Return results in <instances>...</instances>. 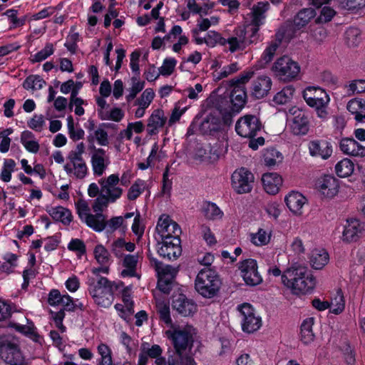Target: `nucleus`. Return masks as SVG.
<instances>
[{
  "mask_svg": "<svg viewBox=\"0 0 365 365\" xmlns=\"http://www.w3.org/2000/svg\"><path fill=\"white\" fill-rule=\"evenodd\" d=\"M282 284L292 294L303 295L314 289L317 279L306 266L293 264L283 272Z\"/></svg>",
  "mask_w": 365,
  "mask_h": 365,
  "instance_id": "obj_1",
  "label": "nucleus"
},
{
  "mask_svg": "<svg viewBox=\"0 0 365 365\" xmlns=\"http://www.w3.org/2000/svg\"><path fill=\"white\" fill-rule=\"evenodd\" d=\"M166 336L173 342L178 356L182 365H197L190 356L184 357V351L190 349L197 335V331L192 326L186 324L182 326L171 325L170 329L165 331Z\"/></svg>",
  "mask_w": 365,
  "mask_h": 365,
  "instance_id": "obj_2",
  "label": "nucleus"
},
{
  "mask_svg": "<svg viewBox=\"0 0 365 365\" xmlns=\"http://www.w3.org/2000/svg\"><path fill=\"white\" fill-rule=\"evenodd\" d=\"M86 145L83 142L78 143L74 150L68 152L63 169L68 178L76 180H83L89 174L87 163L83 158Z\"/></svg>",
  "mask_w": 365,
  "mask_h": 365,
  "instance_id": "obj_3",
  "label": "nucleus"
},
{
  "mask_svg": "<svg viewBox=\"0 0 365 365\" xmlns=\"http://www.w3.org/2000/svg\"><path fill=\"white\" fill-rule=\"evenodd\" d=\"M88 290L96 304L102 307H109L113 302V284L106 277H89Z\"/></svg>",
  "mask_w": 365,
  "mask_h": 365,
  "instance_id": "obj_4",
  "label": "nucleus"
},
{
  "mask_svg": "<svg viewBox=\"0 0 365 365\" xmlns=\"http://www.w3.org/2000/svg\"><path fill=\"white\" fill-rule=\"evenodd\" d=\"M222 281L218 274L211 269H202L195 279L196 292L205 299L215 297L219 293Z\"/></svg>",
  "mask_w": 365,
  "mask_h": 365,
  "instance_id": "obj_5",
  "label": "nucleus"
},
{
  "mask_svg": "<svg viewBox=\"0 0 365 365\" xmlns=\"http://www.w3.org/2000/svg\"><path fill=\"white\" fill-rule=\"evenodd\" d=\"M302 95L307 104L315 109L317 117L323 120L327 118L331 99L324 89L318 86H308Z\"/></svg>",
  "mask_w": 365,
  "mask_h": 365,
  "instance_id": "obj_6",
  "label": "nucleus"
},
{
  "mask_svg": "<svg viewBox=\"0 0 365 365\" xmlns=\"http://www.w3.org/2000/svg\"><path fill=\"white\" fill-rule=\"evenodd\" d=\"M271 71L278 79L284 82H289L297 78L301 68L297 61H294L288 56H283L274 61Z\"/></svg>",
  "mask_w": 365,
  "mask_h": 365,
  "instance_id": "obj_7",
  "label": "nucleus"
},
{
  "mask_svg": "<svg viewBox=\"0 0 365 365\" xmlns=\"http://www.w3.org/2000/svg\"><path fill=\"white\" fill-rule=\"evenodd\" d=\"M258 36L248 31L245 26H239L236 28L232 34L227 38H225V46L230 53L244 51L247 46L255 43L258 40Z\"/></svg>",
  "mask_w": 365,
  "mask_h": 365,
  "instance_id": "obj_8",
  "label": "nucleus"
},
{
  "mask_svg": "<svg viewBox=\"0 0 365 365\" xmlns=\"http://www.w3.org/2000/svg\"><path fill=\"white\" fill-rule=\"evenodd\" d=\"M242 329L244 332L251 334L257 331L262 325V317L249 303H242L237 307Z\"/></svg>",
  "mask_w": 365,
  "mask_h": 365,
  "instance_id": "obj_9",
  "label": "nucleus"
},
{
  "mask_svg": "<svg viewBox=\"0 0 365 365\" xmlns=\"http://www.w3.org/2000/svg\"><path fill=\"white\" fill-rule=\"evenodd\" d=\"M288 128L294 135H305L309 133L310 122L307 113L297 108L292 107L287 113Z\"/></svg>",
  "mask_w": 365,
  "mask_h": 365,
  "instance_id": "obj_10",
  "label": "nucleus"
},
{
  "mask_svg": "<svg viewBox=\"0 0 365 365\" xmlns=\"http://www.w3.org/2000/svg\"><path fill=\"white\" fill-rule=\"evenodd\" d=\"M120 178L118 174H111L106 178H101L98 183L101 187V194L115 202L123 195V190L118 186Z\"/></svg>",
  "mask_w": 365,
  "mask_h": 365,
  "instance_id": "obj_11",
  "label": "nucleus"
},
{
  "mask_svg": "<svg viewBox=\"0 0 365 365\" xmlns=\"http://www.w3.org/2000/svg\"><path fill=\"white\" fill-rule=\"evenodd\" d=\"M0 357L10 365H26L16 343L6 338L0 339Z\"/></svg>",
  "mask_w": 365,
  "mask_h": 365,
  "instance_id": "obj_12",
  "label": "nucleus"
},
{
  "mask_svg": "<svg viewBox=\"0 0 365 365\" xmlns=\"http://www.w3.org/2000/svg\"><path fill=\"white\" fill-rule=\"evenodd\" d=\"M261 128L262 124L259 118L253 115H245L240 118L235 125L237 133L248 138L255 137Z\"/></svg>",
  "mask_w": 365,
  "mask_h": 365,
  "instance_id": "obj_13",
  "label": "nucleus"
},
{
  "mask_svg": "<svg viewBox=\"0 0 365 365\" xmlns=\"http://www.w3.org/2000/svg\"><path fill=\"white\" fill-rule=\"evenodd\" d=\"M232 186L239 194L250 192L254 182L253 174L245 168L237 169L232 175Z\"/></svg>",
  "mask_w": 365,
  "mask_h": 365,
  "instance_id": "obj_14",
  "label": "nucleus"
},
{
  "mask_svg": "<svg viewBox=\"0 0 365 365\" xmlns=\"http://www.w3.org/2000/svg\"><path fill=\"white\" fill-rule=\"evenodd\" d=\"M238 269L246 284L256 286L262 282V277L258 272L257 263L255 259H246L240 262Z\"/></svg>",
  "mask_w": 365,
  "mask_h": 365,
  "instance_id": "obj_15",
  "label": "nucleus"
},
{
  "mask_svg": "<svg viewBox=\"0 0 365 365\" xmlns=\"http://www.w3.org/2000/svg\"><path fill=\"white\" fill-rule=\"evenodd\" d=\"M269 9V4L267 1H259L255 4L250 14V22L245 26L248 29V31L256 34L259 37V30L260 26L264 24L266 18V12Z\"/></svg>",
  "mask_w": 365,
  "mask_h": 365,
  "instance_id": "obj_16",
  "label": "nucleus"
},
{
  "mask_svg": "<svg viewBox=\"0 0 365 365\" xmlns=\"http://www.w3.org/2000/svg\"><path fill=\"white\" fill-rule=\"evenodd\" d=\"M155 270L158 277V287L164 293H168L178 270L170 265L158 262H155Z\"/></svg>",
  "mask_w": 365,
  "mask_h": 365,
  "instance_id": "obj_17",
  "label": "nucleus"
},
{
  "mask_svg": "<svg viewBox=\"0 0 365 365\" xmlns=\"http://www.w3.org/2000/svg\"><path fill=\"white\" fill-rule=\"evenodd\" d=\"M158 252L163 258L176 259L182 252L179 237H168L158 244Z\"/></svg>",
  "mask_w": 365,
  "mask_h": 365,
  "instance_id": "obj_18",
  "label": "nucleus"
},
{
  "mask_svg": "<svg viewBox=\"0 0 365 365\" xmlns=\"http://www.w3.org/2000/svg\"><path fill=\"white\" fill-rule=\"evenodd\" d=\"M91 165L94 176H102L110 164L109 155L103 148H94L91 155Z\"/></svg>",
  "mask_w": 365,
  "mask_h": 365,
  "instance_id": "obj_19",
  "label": "nucleus"
},
{
  "mask_svg": "<svg viewBox=\"0 0 365 365\" xmlns=\"http://www.w3.org/2000/svg\"><path fill=\"white\" fill-rule=\"evenodd\" d=\"M93 253L94 259L101 267L91 268V273L95 277H98L101 273L108 274L109 273L108 265L111 259L109 251L102 244H98L94 247Z\"/></svg>",
  "mask_w": 365,
  "mask_h": 365,
  "instance_id": "obj_20",
  "label": "nucleus"
},
{
  "mask_svg": "<svg viewBox=\"0 0 365 365\" xmlns=\"http://www.w3.org/2000/svg\"><path fill=\"white\" fill-rule=\"evenodd\" d=\"M284 200L288 210L294 217H301L304 213V206L308 203L307 197L295 190L289 192L284 196Z\"/></svg>",
  "mask_w": 365,
  "mask_h": 365,
  "instance_id": "obj_21",
  "label": "nucleus"
},
{
  "mask_svg": "<svg viewBox=\"0 0 365 365\" xmlns=\"http://www.w3.org/2000/svg\"><path fill=\"white\" fill-rule=\"evenodd\" d=\"M156 231L161 240L168 237H179L180 233L178 225L167 215H162L159 217Z\"/></svg>",
  "mask_w": 365,
  "mask_h": 365,
  "instance_id": "obj_22",
  "label": "nucleus"
},
{
  "mask_svg": "<svg viewBox=\"0 0 365 365\" xmlns=\"http://www.w3.org/2000/svg\"><path fill=\"white\" fill-rule=\"evenodd\" d=\"M309 155L313 158H320L322 160H327L333 153L331 143L327 140L315 139L310 140L308 143Z\"/></svg>",
  "mask_w": 365,
  "mask_h": 365,
  "instance_id": "obj_23",
  "label": "nucleus"
},
{
  "mask_svg": "<svg viewBox=\"0 0 365 365\" xmlns=\"http://www.w3.org/2000/svg\"><path fill=\"white\" fill-rule=\"evenodd\" d=\"M317 190L325 197L332 198L339 192V180L331 175H324L318 179Z\"/></svg>",
  "mask_w": 365,
  "mask_h": 365,
  "instance_id": "obj_24",
  "label": "nucleus"
},
{
  "mask_svg": "<svg viewBox=\"0 0 365 365\" xmlns=\"http://www.w3.org/2000/svg\"><path fill=\"white\" fill-rule=\"evenodd\" d=\"M221 130H222L221 113L217 110L208 114L200 125V130L203 134L214 135Z\"/></svg>",
  "mask_w": 365,
  "mask_h": 365,
  "instance_id": "obj_25",
  "label": "nucleus"
},
{
  "mask_svg": "<svg viewBox=\"0 0 365 365\" xmlns=\"http://www.w3.org/2000/svg\"><path fill=\"white\" fill-rule=\"evenodd\" d=\"M364 230V225L356 218H349L346 221L341 240L346 243L355 242Z\"/></svg>",
  "mask_w": 365,
  "mask_h": 365,
  "instance_id": "obj_26",
  "label": "nucleus"
},
{
  "mask_svg": "<svg viewBox=\"0 0 365 365\" xmlns=\"http://www.w3.org/2000/svg\"><path fill=\"white\" fill-rule=\"evenodd\" d=\"M272 85V79L266 75H261L255 78L251 84V95L257 99L267 96Z\"/></svg>",
  "mask_w": 365,
  "mask_h": 365,
  "instance_id": "obj_27",
  "label": "nucleus"
},
{
  "mask_svg": "<svg viewBox=\"0 0 365 365\" xmlns=\"http://www.w3.org/2000/svg\"><path fill=\"white\" fill-rule=\"evenodd\" d=\"M262 184L264 191L269 195L277 194L283 184V179L277 173H266L262 175Z\"/></svg>",
  "mask_w": 365,
  "mask_h": 365,
  "instance_id": "obj_28",
  "label": "nucleus"
},
{
  "mask_svg": "<svg viewBox=\"0 0 365 365\" xmlns=\"http://www.w3.org/2000/svg\"><path fill=\"white\" fill-rule=\"evenodd\" d=\"M173 307L184 317L191 316L197 311V305L184 294H178L174 297Z\"/></svg>",
  "mask_w": 365,
  "mask_h": 365,
  "instance_id": "obj_29",
  "label": "nucleus"
},
{
  "mask_svg": "<svg viewBox=\"0 0 365 365\" xmlns=\"http://www.w3.org/2000/svg\"><path fill=\"white\" fill-rule=\"evenodd\" d=\"M122 298L123 304H116L115 305V309L122 319L125 321H129L130 317L134 313V309L133 302L131 299L130 289L128 287L123 289Z\"/></svg>",
  "mask_w": 365,
  "mask_h": 365,
  "instance_id": "obj_30",
  "label": "nucleus"
},
{
  "mask_svg": "<svg viewBox=\"0 0 365 365\" xmlns=\"http://www.w3.org/2000/svg\"><path fill=\"white\" fill-rule=\"evenodd\" d=\"M339 147L345 155L361 158L365 156V146L353 138H343L340 141Z\"/></svg>",
  "mask_w": 365,
  "mask_h": 365,
  "instance_id": "obj_31",
  "label": "nucleus"
},
{
  "mask_svg": "<svg viewBox=\"0 0 365 365\" xmlns=\"http://www.w3.org/2000/svg\"><path fill=\"white\" fill-rule=\"evenodd\" d=\"M46 210L54 221L61 222L64 225H69L73 221V214L67 207L51 206L47 207Z\"/></svg>",
  "mask_w": 365,
  "mask_h": 365,
  "instance_id": "obj_32",
  "label": "nucleus"
},
{
  "mask_svg": "<svg viewBox=\"0 0 365 365\" xmlns=\"http://www.w3.org/2000/svg\"><path fill=\"white\" fill-rule=\"evenodd\" d=\"M167 121L163 110H155L148 119L147 132L150 135H156Z\"/></svg>",
  "mask_w": 365,
  "mask_h": 365,
  "instance_id": "obj_33",
  "label": "nucleus"
},
{
  "mask_svg": "<svg viewBox=\"0 0 365 365\" xmlns=\"http://www.w3.org/2000/svg\"><path fill=\"white\" fill-rule=\"evenodd\" d=\"M273 231L269 227H259L255 232L250 234L251 243L256 247L268 245L272 238Z\"/></svg>",
  "mask_w": 365,
  "mask_h": 365,
  "instance_id": "obj_34",
  "label": "nucleus"
},
{
  "mask_svg": "<svg viewBox=\"0 0 365 365\" xmlns=\"http://www.w3.org/2000/svg\"><path fill=\"white\" fill-rule=\"evenodd\" d=\"M327 252L323 248H315L311 252L310 264L314 269H322L329 262Z\"/></svg>",
  "mask_w": 365,
  "mask_h": 365,
  "instance_id": "obj_35",
  "label": "nucleus"
},
{
  "mask_svg": "<svg viewBox=\"0 0 365 365\" xmlns=\"http://www.w3.org/2000/svg\"><path fill=\"white\" fill-rule=\"evenodd\" d=\"M314 319L307 318L301 324L299 339L304 345H309L314 342L315 334L313 332Z\"/></svg>",
  "mask_w": 365,
  "mask_h": 365,
  "instance_id": "obj_36",
  "label": "nucleus"
},
{
  "mask_svg": "<svg viewBox=\"0 0 365 365\" xmlns=\"http://www.w3.org/2000/svg\"><path fill=\"white\" fill-rule=\"evenodd\" d=\"M81 221L98 232H102L106 227V217L102 213H90Z\"/></svg>",
  "mask_w": 365,
  "mask_h": 365,
  "instance_id": "obj_37",
  "label": "nucleus"
},
{
  "mask_svg": "<svg viewBox=\"0 0 365 365\" xmlns=\"http://www.w3.org/2000/svg\"><path fill=\"white\" fill-rule=\"evenodd\" d=\"M138 254L126 255L123 259V265L125 269L122 271L123 277H134L135 276V269L140 260Z\"/></svg>",
  "mask_w": 365,
  "mask_h": 365,
  "instance_id": "obj_38",
  "label": "nucleus"
},
{
  "mask_svg": "<svg viewBox=\"0 0 365 365\" xmlns=\"http://www.w3.org/2000/svg\"><path fill=\"white\" fill-rule=\"evenodd\" d=\"M247 99V93L245 86H235L232 91L230 100L233 108L238 111L245 104Z\"/></svg>",
  "mask_w": 365,
  "mask_h": 365,
  "instance_id": "obj_39",
  "label": "nucleus"
},
{
  "mask_svg": "<svg viewBox=\"0 0 365 365\" xmlns=\"http://www.w3.org/2000/svg\"><path fill=\"white\" fill-rule=\"evenodd\" d=\"M202 213L207 220L212 221L220 220L224 216L220 208L216 204L210 202L203 205Z\"/></svg>",
  "mask_w": 365,
  "mask_h": 365,
  "instance_id": "obj_40",
  "label": "nucleus"
},
{
  "mask_svg": "<svg viewBox=\"0 0 365 365\" xmlns=\"http://www.w3.org/2000/svg\"><path fill=\"white\" fill-rule=\"evenodd\" d=\"M21 143L25 149L31 153H36L38 152L40 145L36 140L34 135L29 130L22 132L21 135Z\"/></svg>",
  "mask_w": 365,
  "mask_h": 365,
  "instance_id": "obj_41",
  "label": "nucleus"
},
{
  "mask_svg": "<svg viewBox=\"0 0 365 365\" xmlns=\"http://www.w3.org/2000/svg\"><path fill=\"white\" fill-rule=\"evenodd\" d=\"M354 171V163L349 158H343L335 165V173L339 178H347Z\"/></svg>",
  "mask_w": 365,
  "mask_h": 365,
  "instance_id": "obj_42",
  "label": "nucleus"
},
{
  "mask_svg": "<svg viewBox=\"0 0 365 365\" xmlns=\"http://www.w3.org/2000/svg\"><path fill=\"white\" fill-rule=\"evenodd\" d=\"M294 92L295 89L292 86H287L274 96L272 101L276 105L287 104L292 99Z\"/></svg>",
  "mask_w": 365,
  "mask_h": 365,
  "instance_id": "obj_43",
  "label": "nucleus"
},
{
  "mask_svg": "<svg viewBox=\"0 0 365 365\" xmlns=\"http://www.w3.org/2000/svg\"><path fill=\"white\" fill-rule=\"evenodd\" d=\"M147 189V182L144 180L138 178L131 185L128 189L127 192V198L129 200H135Z\"/></svg>",
  "mask_w": 365,
  "mask_h": 365,
  "instance_id": "obj_44",
  "label": "nucleus"
},
{
  "mask_svg": "<svg viewBox=\"0 0 365 365\" xmlns=\"http://www.w3.org/2000/svg\"><path fill=\"white\" fill-rule=\"evenodd\" d=\"M315 16V11L311 8L304 9L298 12L294 18V26L300 29L306 26Z\"/></svg>",
  "mask_w": 365,
  "mask_h": 365,
  "instance_id": "obj_45",
  "label": "nucleus"
},
{
  "mask_svg": "<svg viewBox=\"0 0 365 365\" xmlns=\"http://www.w3.org/2000/svg\"><path fill=\"white\" fill-rule=\"evenodd\" d=\"M280 43L281 41L279 39H275L268 43V45L267 46L266 48L264 49L261 56L260 61L261 62H262V63L267 64L272 61L276 53L277 50L280 46Z\"/></svg>",
  "mask_w": 365,
  "mask_h": 365,
  "instance_id": "obj_46",
  "label": "nucleus"
},
{
  "mask_svg": "<svg viewBox=\"0 0 365 365\" xmlns=\"http://www.w3.org/2000/svg\"><path fill=\"white\" fill-rule=\"evenodd\" d=\"M195 158L202 162L213 163L219 158V155L212 148H200L197 150Z\"/></svg>",
  "mask_w": 365,
  "mask_h": 365,
  "instance_id": "obj_47",
  "label": "nucleus"
},
{
  "mask_svg": "<svg viewBox=\"0 0 365 365\" xmlns=\"http://www.w3.org/2000/svg\"><path fill=\"white\" fill-rule=\"evenodd\" d=\"M240 69V67L238 63L233 62L229 65L223 66L218 71H215L213 73V76L215 80L220 81L235 73Z\"/></svg>",
  "mask_w": 365,
  "mask_h": 365,
  "instance_id": "obj_48",
  "label": "nucleus"
},
{
  "mask_svg": "<svg viewBox=\"0 0 365 365\" xmlns=\"http://www.w3.org/2000/svg\"><path fill=\"white\" fill-rule=\"evenodd\" d=\"M329 304L330 312L334 314H339L344 310L345 300L341 290H337Z\"/></svg>",
  "mask_w": 365,
  "mask_h": 365,
  "instance_id": "obj_49",
  "label": "nucleus"
},
{
  "mask_svg": "<svg viewBox=\"0 0 365 365\" xmlns=\"http://www.w3.org/2000/svg\"><path fill=\"white\" fill-rule=\"evenodd\" d=\"M4 262L0 265V270L7 274L11 273L18 265V257L16 255L8 252L4 257Z\"/></svg>",
  "mask_w": 365,
  "mask_h": 365,
  "instance_id": "obj_50",
  "label": "nucleus"
},
{
  "mask_svg": "<svg viewBox=\"0 0 365 365\" xmlns=\"http://www.w3.org/2000/svg\"><path fill=\"white\" fill-rule=\"evenodd\" d=\"M145 126L141 121H136L134 123H129L127 128L120 131V135L122 138L130 140L133 137V133H141L144 130Z\"/></svg>",
  "mask_w": 365,
  "mask_h": 365,
  "instance_id": "obj_51",
  "label": "nucleus"
},
{
  "mask_svg": "<svg viewBox=\"0 0 365 365\" xmlns=\"http://www.w3.org/2000/svg\"><path fill=\"white\" fill-rule=\"evenodd\" d=\"M125 115L124 111L120 108H109L106 111L101 112L100 118L103 120H112L120 122Z\"/></svg>",
  "mask_w": 365,
  "mask_h": 365,
  "instance_id": "obj_52",
  "label": "nucleus"
},
{
  "mask_svg": "<svg viewBox=\"0 0 365 365\" xmlns=\"http://www.w3.org/2000/svg\"><path fill=\"white\" fill-rule=\"evenodd\" d=\"M344 88L348 96L365 93V80L355 79L350 81L344 86Z\"/></svg>",
  "mask_w": 365,
  "mask_h": 365,
  "instance_id": "obj_53",
  "label": "nucleus"
},
{
  "mask_svg": "<svg viewBox=\"0 0 365 365\" xmlns=\"http://www.w3.org/2000/svg\"><path fill=\"white\" fill-rule=\"evenodd\" d=\"M156 308L160 319L167 325H172L169 304L163 300H156Z\"/></svg>",
  "mask_w": 365,
  "mask_h": 365,
  "instance_id": "obj_54",
  "label": "nucleus"
},
{
  "mask_svg": "<svg viewBox=\"0 0 365 365\" xmlns=\"http://www.w3.org/2000/svg\"><path fill=\"white\" fill-rule=\"evenodd\" d=\"M46 85V81L39 76L31 75L28 76L24 82L23 86L26 90L37 91Z\"/></svg>",
  "mask_w": 365,
  "mask_h": 365,
  "instance_id": "obj_55",
  "label": "nucleus"
},
{
  "mask_svg": "<svg viewBox=\"0 0 365 365\" xmlns=\"http://www.w3.org/2000/svg\"><path fill=\"white\" fill-rule=\"evenodd\" d=\"M264 164L267 166H274L282 162L283 156L280 152L274 148L267 149L263 155Z\"/></svg>",
  "mask_w": 365,
  "mask_h": 365,
  "instance_id": "obj_56",
  "label": "nucleus"
},
{
  "mask_svg": "<svg viewBox=\"0 0 365 365\" xmlns=\"http://www.w3.org/2000/svg\"><path fill=\"white\" fill-rule=\"evenodd\" d=\"M341 9L351 12H357L365 8V0H339Z\"/></svg>",
  "mask_w": 365,
  "mask_h": 365,
  "instance_id": "obj_57",
  "label": "nucleus"
},
{
  "mask_svg": "<svg viewBox=\"0 0 365 365\" xmlns=\"http://www.w3.org/2000/svg\"><path fill=\"white\" fill-rule=\"evenodd\" d=\"M345 41L350 47L357 46L361 41V31L358 28L350 27L345 32Z\"/></svg>",
  "mask_w": 365,
  "mask_h": 365,
  "instance_id": "obj_58",
  "label": "nucleus"
},
{
  "mask_svg": "<svg viewBox=\"0 0 365 365\" xmlns=\"http://www.w3.org/2000/svg\"><path fill=\"white\" fill-rule=\"evenodd\" d=\"M88 140L89 142L96 140L97 143L101 146H106L109 143L108 133L101 128H98L93 133H91L88 136Z\"/></svg>",
  "mask_w": 365,
  "mask_h": 365,
  "instance_id": "obj_59",
  "label": "nucleus"
},
{
  "mask_svg": "<svg viewBox=\"0 0 365 365\" xmlns=\"http://www.w3.org/2000/svg\"><path fill=\"white\" fill-rule=\"evenodd\" d=\"M55 48L52 43H48L46 44L43 48L35 53L31 55L30 61L32 63L41 62L46 60L47 58L51 56L54 53Z\"/></svg>",
  "mask_w": 365,
  "mask_h": 365,
  "instance_id": "obj_60",
  "label": "nucleus"
},
{
  "mask_svg": "<svg viewBox=\"0 0 365 365\" xmlns=\"http://www.w3.org/2000/svg\"><path fill=\"white\" fill-rule=\"evenodd\" d=\"M205 43L210 48H214L217 45L225 46V38L215 31H210L205 35Z\"/></svg>",
  "mask_w": 365,
  "mask_h": 365,
  "instance_id": "obj_61",
  "label": "nucleus"
},
{
  "mask_svg": "<svg viewBox=\"0 0 365 365\" xmlns=\"http://www.w3.org/2000/svg\"><path fill=\"white\" fill-rule=\"evenodd\" d=\"M16 165V162L13 159L4 160L0 175L1 179L4 182H8L11 180V174L14 171Z\"/></svg>",
  "mask_w": 365,
  "mask_h": 365,
  "instance_id": "obj_62",
  "label": "nucleus"
},
{
  "mask_svg": "<svg viewBox=\"0 0 365 365\" xmlns=\"http://www.w3.org/2000/svg\"><path fill=\"white\" fill-rule=\"evenodd\" d=\"M98 353L101 356V365H113L112 351L108 345L101 343L97 347Z\"/></svg>",
  "mask_w": 365,
  "mask_h": 365,
  "instance_id": "obj_63",
  "label": "nucleus"
},
{
  "mask_svg": "<svg viewBox=\"0 0 365 365\" xmlns=\"http://www.w3.org/2000/svg\"><path fill=\"white\" fill-rule=\"evenodd\" d=\"M145 87V82L140 81L138 76H133L131 78V86L129 88V93L127 96L128 101L134 99L137 94L140 93Z\"/></svg>",
  "mask_w": 365,
  "mask_h": 365,
  "instance_id": "obj_64",
  "label": "nucleus"
}]
</instances>
